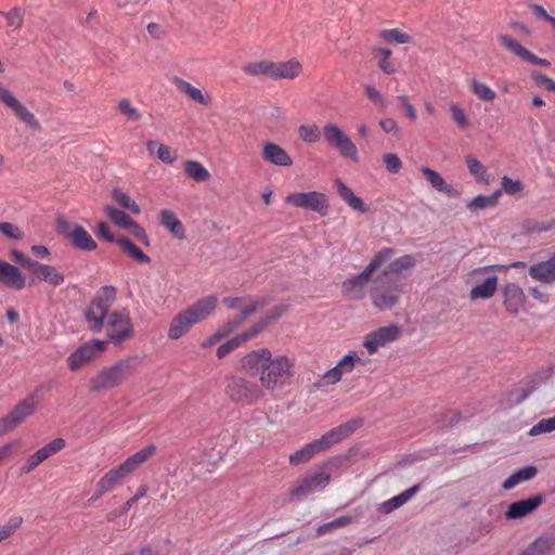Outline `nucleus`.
<instances>
[{
	"label": "nucleus",
	"mask_w": 555,
	"mask_h": 555,
	"mask_svg": "<svg viewBox=\"0 0 555 555\" xmlns=\"http://www.w3.org/2000/svg\"><path fill=\"white\" fill-rule=\"evenodd\" d=\"M503 304L505 309L517 314L526 304V295L520 286L515 283H508L503 288Z\"/></svg>",
	"instance_id": "20"
},
{
	"label": "nucleus",
	"mask_w": 555,
	"mask_h": 555,
	"mask_svg": "<svg viewBox=\"0 0 555 555\" xmlns=\"http://www.w3.org/2000/svg\"><path fill=\"white\" fill-rule=\"evenodd\" d=\"M530 11L532 14L539 18L548 22L552 25V28L555 30V16L551 15L542 5L540 4H530Z\"/></svg>",
	"instance_id": "64"
},
{
	"label": "nucleus",
	"mask_w": 555,
	"mask_h": 555,
	"mask_svg": "<svg viewBox=\"0 0 555 555\" xmlns=\"http://www.w3.org/2000/svg\"><path fill=\"white\" fill-rule=\"evenodd\" d=\"M395 250L392 248L380 249L361 273L352 275L343 282V293L351 299L360 300L364 298V291L370 282L373 283L374 273L390 260Z\"/></svg>",
	"instance_id": "6"
},
{
	"label": "nucleus",
	"mask_w": 555,
	"mask_h": 555,
	"mask_svg": "<svg viewBox=\"0 0 555 555\" xmlns=\"http://www.w3.org/2000/svg\"><path fill=\"white\" fill-rule=\"evenodd\" d=\"M555 552V539L538 538L520 555H552Z\"/></svg>",
	"instance_id": "37"
},
{
	"label": "nucleus",
	"mask_w": 555,
	"mask_h": 555,
	"mask_svg": "<svg viewBox=\"0 0 555 555\" xmlns=\"http://www.w3.org/2000/svg\"><path fill=\"white\" fill-rule=\"evenodd\" d=\"M302 70V65L296 59L286 62H272L271 79H295Z\"/></svg>",
	"instance_id": "23"
},
{
	"label": "nucleus",
	"mask_w": 555,
	"mask_h": 555,
	"mask_svg": "<svg viewBox=\"0 0 555 555\" xmlns=\"http://www.w3.org/2000/svg\"><path fill=\"white\" fill-rule=\"evenodd\" d=\"M401 293L402 289L399 285L380 273L374 278L370 295L376 309L389 310L398 304Z\"/></svg>",
	"instance_id": "8"
},
{
	"label": "nucleus",
	"mask_w": 555,
	"mask_h": 555,
	"mask_svg": "<svg viewBox=\"0 0 555 555\" xmlns=\"http://www.w3.org/2000/svg\"><path fill=\"white\" fill-rule=\"evenodd\" d=\"M415 263L416 261L413 256L404 255L391 261L380 273H383L384 278L391 279L393 275L414 268Z\"/></svg>",
	"instance_id": "36"
},
{
	"label": "nucleus",
	"mask_w": 555,
	"mask_h": 555,
	"mask_svg": "<svg viewBox=\"0 0 555 555\" xmlns=\"http://www.w3.org/2000/svg\"><path fill=\"white\" fill-rule=\"evenodd\" d=\"M363 425V420L354 417L348 422L328 430L319 439H315L301 449L291 454L288 460L292 465H300L309 462L315 454L330 449L335 443L346 439Z\"/></svg>",
	"instance_id": "3"
},
{
	"label": "nucleus",
	"mask_w": 555,
	"mask_h": 555,
	"mask_svg": "<svg viewBox=\"0 0 555 555\" xmlns=\"http://www.w3.org/2000/svg\"><path fill=\"white\" fill-rule=\"evenodd\" d=\"M140 364L141 359L132 356L104 367L90 380V389L101 392L115 388L122 384Z\"/></svg>",
	"instance_id": "5"
},
{
	"label": "nucleus",
	"mask_w": 555,
	"mask_h": 555,
	"mask_svg": "<svg viewBox=\"0 0 555 555\" xmlns=\"http://www.w3.org/2000/svg\"><path fill=\"white\" fill-rule=\"evenodd\" d=\"M300 139L306 143H314L320 139V132L317 126L301 125L298 128Z\"/></svg>",
	"instance_id": "56"
},
{
	"label": "nucleus",
	"mask_w": 555,
	"mask_h": 555,
	"mask_svg": "<svg viewBox=\"0 0 555 555\" xmlns=\"http://www.w3.org/2000/svg\"><path fill=\"white\" fill-rule=\"evenodd\" d=\"M183 168L185 175L196 182H206L210 179L209 171L197 160H186Z\"/></svg>",
	"instance_id": "40"
},
{
	"label": "nucleus",
	"mask_w": 555,
	"mask_h": 555,
	"mask_svg": "<svg viewBox=\"0 0 555 555\" xmlns=\"http://www.w3.org/2000/svg\"><path fill=\"white\" fill-rule=\"evenodd\" d=\"M465 162L473 177L478 181H487V169L474 155H467Z\"/></svg>",
	"instance_id": "46"
},
{
	"label": "nucleus",
	"mask_w": 555,
	"mask_h": 555,
	"mask_svg": "<svg viewBox=\"0 0 555 555\" xmlns=\"http://www.w3.org/2000/svg\"><path fill=\"white\" fill-rule=\"evenodd\" d=\"M469 90L477 99L485 102H491L496 96L494 90L477 79H472L469 81Z\"/></svg>",
	"instance_id": "43"
},
{
	"label": "nucleus",
	"mask_w": 555,
	"mask_h": 555,
	"mask_svg": "<svg viewBox=\"0 0 555 555\" xmlns=\"http://www.w3.org/2000/svg\"><path fill=\"white\" fill-rule=\"evenodd\" d=\"M156 452V447L154 444H149L143 449L135 452L133 455L129 456L121 464H119L122 469L129 476L133 472H135L140 466L146 463L150 459L154 456Z\"/></svg>",
	"instance_id": "28"
},
{
	"label": "nucleus",
	"mask_w": 555,
	"mask_h": 555,
	"mask_svg": "<svg viewBox=\"0 0 555 555\" xmlns=\"http://www.w3.org/2000/svg\"><path fill=\"white\" fill-rule=\"evenodd\" d=\"M529 275L541 283L555 282V253L546 260L539 261L529 267Z\"/></svg>",
	"instance_id": "21"
},
{
	"label": "nucleus",
	"mask_w": 555,
	"mask_h": 555,
	"mask_svg": "<svg viewBox=\"0 0 555 555\" xmlns=\"http://www.w3.org/2000/svg\"><path fill=\"white\" fill-rule=\"evenodd\" d=\"M375 52L382 56V59L378 62L379 68L387 75L393 74L396 72V68L393 64L389 62L391 51L389 49L378 48L375 49Z\"/></svg>",
	"instance_id": "57"
},
{
	"label": "nucleus",
	"mask_w": 555,
	"mask_h": 555,
	"mask_svg": "<svg viewBox=\"0 0 555 555\" xmlns=\"http://www.w3.org/2000/svg\"><path fill=\"white\" fill-rule=\"evenodd\" d=\"M0 15L8 20V25L14 29H21L24 22V10L15 7L11 11L4 13L0 11Z\"/></svg>",
	"instance_id": "51"
},
{
	"label": "nucleus",
	"mask_w": 555,
	"mask_h": 555,
	"mask_svg": "<svg viewBox=\"0 0 555 555\" xmlns=\"http://www.w3.org/2000/svg\"><path fill=\"white\" fill-rule=\"evenodd\" d=\"M358 362H360V358L356 353H348L338 361L336 367L344 375L351 373Z\"/></svg>",
	"instance_id": "54"
},
{
	"label": "nucleus",
	"mask_w": 555,
	"mask_h": 555,
	"mask_svg": "<svg viewBox=\"0 0 555 555\" xmlns=\"http://www.w3.org/2000/svg\"><path fill=\"white\" fill-rule=\"evenodd\" d=\"M0 102L9 107L14 115L29 128L34 130H38L40 128V124L35 115L2 85H0Z\"/></svg>",
	"instance_id": "16"
},
{
	"label": "nucleus",
	"mask_w": 555,
	"mask_h": 555,
	"mask_svg": "<svg viewBox=\"0 0 555 555\" xmlns=\"http://www.w3.org/2000/svg\"><path fill=\"white\" fill-rule=\"evenodd\" d=\"M538 469L534 466H526L513 473L503 483L504 490H511L520 482L531 480L535 477Z\"/></svg>",
	"instance_id": "38"
},
{
	"label": "nucleus",
	"mask_w": 555,
	"mask_h": 555,
	"mask_svg": "<svg viewBox=\"0 0 555 555\" xmlns=\"http://www.w3.org/2000/svg\"><path fill=\"white\" fill-rule=\"evenodd\" d=\"M450 112H451V117H452L453 121L457 125V127H460L461 129H465L469 126L468 118H467L465 112L463 111V108L460 107V105H457L455 103H451Z\"/></svg>",
	"instance_id": "59"
},
{
	"label": "nucleus",
	"mask_w": 555,
	"mask_h": 555,
	"mask_svg": "<svg viewBox=\"0 0 555 555\" xmlns=\"http://www.w3.org/2000/svg\"><path fill=\"white\" fill-rule=\"evenodd\" d=\"M268 326L266 325V322H263L260 318L250 327H248L245 332L241 333L236 337L240 339L241 344H244L250 339L256 338Z\"/></svg>",
	"instance_id": "52"
},
{
	"label": "nucleus",
	"mask_w": 555,
	"mask_h": 555,
	"mask_svg": "<svg viewBox=\"0 0 555 555\" xmlns=\"http://www.w3.org/2000/svg\"><path fill=\"white\" fill-rule=\"evenodd\" d=\"M541 503L542 498L540 495L513 502L512 504L508 505V509L505 513V517L507 519L522 518L532 513L534 509H537Z\"/></svg>",
	"instance_id": "22"
},
{
	"label": "nucleus",
	"mask_w": 555,
	"mask_h": 555,
	"mask_svg": "<svg viewBox=\"0 0 555 555\" xmlns=\"http://www.w3.org/2000/svg\"><path fill=\"white\" fill-rule=\"evenodd\" d=\"M352 522V517L341 516L317 528L318 535H324L335 529L346 527Z\"/></svg>",
	"instance_id": "48"
},
{
	"label": "nucleus",
	"mask_w": 555,
	"mask_h": 555,
	"mask_svg": "<svg viewBox=\"0 0 555 555\" xmlns=\"http://www.w3.org/2000/svg\"><path fill=\"white\" fill-rule=\"evenodd\" d=\"M380 37L386 41L396 42L400 44L410 43L412 41V37L410 35L402 33L397 28L384 29L380 33Z\"/></svg>",
	"instance_id": "50"
},
{
	"label": "nucleus",
	"mask_w": 555,
	"mask_h": 555,
	"mask_svg": "<svg viewBox=\"0 0 555 555\" xmlns=\"http://www.w3.org/2000/svg\"><path fill=\"white\" fill-rule=\"evenodd\" d=\"M105 211L112 222L124 229H129L135 222L130 216L122 210H119L113 206H107Z\"/></svg>",
	"instance_id": "45"
},
{
	"label": "nucleus",
	"mask_w": 555,
	"mask_h": 555,
	"mask_svg": "<svg viewBox=\"0 0 555 555\" xmlns=\"http://www.w3.org/2000/svg\"><path fill=\"white\" fill-rule=\"evenodd\" d=\"M127 473L120 465L109 469L98 482H96V498H101L106 492L113 490L127 477Z\"/></svg>",
	"instance_id": "24"
},
{
	"label": "nucleus",
	"mask_w": 555,
	"mask_h": 555,
	"mask_svg": "<svg viewBox=\"0 0 555 555\" xmlns=\"http://www.w3.org/2000/svg\"><path fill=\"white\" fill-rule=\"evenodd\" d=\"M118 109L130 120L141 119L140 112L131 105L130 100L128 99H122L118 102Z\"/></svg>",
	"instance_id": "61"
},
{
	"label": "nucleus",
	"mask_w": 555,
	"mask_h": 555,
	"mask_svg": "<svg viewBox=\"0 0 555 555\" xmlns=\"http://www.w3.org/2000/svg\"><path fill=\"white\" fill-rule=\"evenodd\" d=\"M225 393L233 402L246 405L256 404L264 396L261 384L241 376L228 378Z\"/></svg>",
	"instance_id": "7"
},
{
	"label": "nucleus",
	"mask_w": 555,
	"mask_h": 555,
	"mask_svg": "<svg viewBox=\"0 0 555 555\" xmlns=\"http://www.w3.org/2000/svg\"><path fill=\"white\" fill-rule=\"evenodd\" d=\"M420 485L411 487L410 489L403 491L402 493L379 504L378 511L383 514H390L391 512L396 511L397 508L404 505L408 501H410L420 491Z\"/></svg>",
	"instance_id": "30"
},
{
	"label": "nucleus",
	"mask_w": 555,
	"mask_h": 555,
	"mask_svg": "<svg viewBox=\"0 0 555 555\" xmlns=\"http://www.w3.org/2000/svg\"><path fill=\"white\" fill-rule=\"evenodd\" d=\"M48 457L46 454L39 449L34 454H31L25 463L20 467V475H27L36 469L41 463H43Z\"/></svg>",
	"instance_id": "47"
},
{
	"label": "nucleus",
	"mask_w": 555,
	"mask_h": 555,
	"mask_svg": "<svg viewBox=\"0 0 555 555\" xmlns=\"http://www.w3.org/2000/svg\"><path fill=\"white\" fill-rule=\"evenodd\" d=\"M113 198L125 209L130 210L134 215H139L141 212L139 205L126 193L114 190Z\"/></svg>",
	"instance_id": "49"
},
{
	"label": "nucleus",
	"mask_w": 555,
	"mask_h": 555,
	"mask_svg": "<svg viewBox=\"0 0 555 555\" xmlns=\"http://www.w3.org/2000/svg\"><path fill=\"white\" fill-rule=\"evenodd\" d=\"M156 452V447L154 444H149L143 449L135 452L133 455L129 456L121 464H119L122 469L129 476L133 472H135L140 466L146 463L150 459L154 456Z\"/></svg>",
	"instance_id": "29"
},
{
	"label": "nucleus",
	"mask_w": 555,
	"mask_h": 555,
	"mask_svg": "<svg viewBox=\"0 0 555 555\" xmlns=\"http://www.w3.org/2000/svg\"><path fill=\"white\" fill-rule=\"evenodd\" d=\"M337 186V191L341 199L348 204L352 209L365 214L369 211V207L363 203V201L356 196L350 188H348L341 180L337 179L335 181Z\"/></svg>",
	"instance_id": "33"
},
{
	"label": "nucleus",
	"mask_w": 555,
	"mask_h": 555,
	"mask_svg": "<svg viewBox=\"0 0 555 555\" xmlns=\"http://www.w3.org/2000/svg\"><path fill=\"white\" fill-rule=\"evenodd\" d=\"M116 300L114 286L101 287L85 309L83 315L88 330L94 334L106 327V334L111 341L120 345L133 335V325L130 313L126 308L109 312Z\"/></svg>",
	"instance_id": "1"
},
{
	"label": "nucleus",
	"mask_w": 555,
	"mask_h": 555,
	"mask_svg": "<svg viewBox=\"0 0 555 555\" xmlns=\"http://www.w3.org/2000/svg\"><path fill=\"white\" fill-rule=\"evenodd\" d=\"M555 430V416L550 418H543L538 422L532 428L529 430V435L538 436L544 433H551Z\"/></svg>",
	"instance_id": "58"
},
{
	"label": "nucleus",
	"mask_w": 555,
	"mask_h": 555,
	"mask_svg": "<svg viewBox=\"0 0 555 555\" xmlns=\"http://www.w3.org/2000/svg\"><path fill=\"white\" fill-rule=\"evenodd\" d=\"M272 61L263 60L260 62H254L246 64L243 67V72L248 76L259 77L267 76L271 78Z\"/></svg>",
	"instance_id": "44"
},
{
	"label": "nucleus",
	"mask_w": 555,
	"mask_h": 555,
	"mask_svg": "<svg viewBox=\"0 0 555 555\" xmlns=\"http://www.w3.org/2000/svg\"><path fill=\"white\" fill-rule=\"evenodd\" d=\"M56 231L70 241L73 246L80 250H94L96 243L89 232L81 225L72 223L64 218H59L56 222Z\"/></svg>",
	"instance_id": "9"
},
{
	"label": "nucleus",
	"mask_w": 555,
	"mask_h": 555,
	"mask_svg": "<svg viewBox=\"0 0 555 555\" xmlns=\"http://www.w3.org/2000/svg\"><path fill=\"white\" fill-rule=\"evenodd\" d=\"M337 186V191L341 199L348 204L352 209L365 214L369 211V207L363 203V201L356 196L350 188H348L341 180L337 179L335 181Z\"/></svg>",
	"instance_id": "34"
},
{
	"label": "nucleus",
	"mask_w": 555,
	"mask_h": 555,
	"mask_svg": "<svg viewBox=\"0 0 555 555\" xmlns=\"http://www.w3.org/2000/svg\"><path fill=\"white\" fill-rule=\"evenodd\" d=\"M23 518L21 516H14L10 518L8 524L0 529V542L11 537L22 525Z\"/></svg>",
	"instance_id": "60"
},
{
	"label": "nucleus",
	"mask_w": 555,
	"mask_h": 555,
	"mask_svg": "<svg viewBox=\"0 0 555 555\" xmlns=\"http://www.w3.org/2000/svg\"><path fill=\"white\" fill-rule=\"evenodd\" d=\"M240 364L248 375L258 377L263 389L281 390L289 384L294 362L286 356L272 357L268 348H259L241 358Z\"/></svg>",
	"instance_id": "2"
},
{
	"label": "nucleus",
	"mask_w": 555,
	"mask_h": 555,
	"mask_svg": "<svg viewBox=\"0 0 555 555\" xmlns=\"http://www.w3.org/2000/svg\"><path fill=\"white\" fill-rule=\"evenodd\" d=\"M0 232L12 240L20 241L23 238L20 228L11 222H0Z\"/></svg>",
	"instance_id": "63"
},
{
	"label": "nucleus",
	"mask_w": 555,
	"mask_h": 555,
	"mask_svg": "<svg viewBox=\"0 0 555 555\" xmlns=\"http://www.w3.org/2000/svg\"><path fill=\"white\" fill-rule=\"evenodd\" d=\"M268 304L269 300L264 297L255 300H248V302L244 307H242V312H240L238 315L234 317L233 319L224 323L220 327V330L224 332L225 336H228L236 328L242 326L249 317H251L255 312L266 307Z\"/></svg>",
	"instance_id": "19"
},
{
	"label": "nucleus",
	"mask_w": 555,
	"mask_h": 555,
	"mask_svg": "<svg viewBox=\"0 0 555 555\" xmlns=\"http://www.w3.org/2000/svg\"><path fill=\"white\" fill-rule=\"evenodd\" d=\"M331 482V475L322 469L305 476L296 486L289 489L293 499H301L315 491L324 489Z\"/></svg>",
	"instance_id": "15"
},
{
	"label": "nucleus",
	"mask_w": 555,
	"mask_h": 555,
	"mask_svg": "<svg viewBox=\"0 0 555 555\" xmlns=\"http://www.w3.org/2000/svg\"><path fill=\"white\" fill-rule=\"evenodd\" d=\"M498 40L502 47L508 50L514 55L519 59L542 67H550L551 62L546 59H541L530 52L527 48H525L520 42L508 35H500L498 36Z\"/></svg>",
	"instance_id": "18"
},
{
	"label": "nucleus",
	"mask_w": 555,
	"mask_h": 555,
	"mask_svg": "<svg viewBox=\"0 0 555 555\" xmlns=\"http://www.w3.org/2000/svg\"><path fill=\"white\" fill-rule=\"evenodd\" d=\"M504 269V266H486L481 268H477L472 272V276L480 280L485 274L491 273L487 275L482 282L470 289L469 298L472 300L476 299H489L491 298L496 289H498V276L493 273L494 269Z\"/></svg>",
	"instance_id": "13"
},
{
	"label": "nucleus",
	"mask_w": 555,
	"mask_h": 555,
	"mask_svg": "<svg viewBox=\"0 0 555 555\" xmlns=\"http://www.w3.org/2000/svg\"><path fill=\"white\" fill-rule=\"evenodd\" d=\"M421 171L425 176L426 180L430 183V185L437 191L442 192L449 196H456L459 194V192L451 184L446 182L439 172L433 170L429 167H423Z\"/></svg>",
	"instance_id": "31"
},
{
	"label": "nucleus",
	"mask_w": 555,
	"mask_h": 555,
	"mask_svg": "<svg viewBox=\"0 0 555 555\" xmlns=\"http://www.w3.org/2000/svg\"><path fill=\"white\" fill-rule=\"evenodd\" d=\"M116 244L126 253L129 257L141 263H150L151 258L145 255L138 246H135L128 237L120 235L116 240Z\"/></svg>",
	"instance_id": "39"
},
{
	"label": "nucleus",
	"mask_w": 555,
	"mask_h": 555,
	"mask_svg": "<svg viewBox=\"0 0 555 555\" xmlns=\"http://www.w3.org/2000/svg\"><path fill=\"white\" fill-rule=\"evenodd\" d=\"M157 158L165 164H172L177 160V153L172 151L169 146L159 143L158 149L156 150Z\"/></svg>",
	"instance_id": "62"
},
{
	"label": "nucleus",
	"mask_w": 555,
	"mask_h": 555,
	"mask_svg": "<svg viewBox=\"0 0 555 555\" xmlns=\"http://www.w3.org/2000/svg\"><path fill=\"white\" fill-rule=\"evenodd\" d=\"M39 403L36 393L23 399L10 413L0 418V437L16 428L27 416L31 415Z\"/></svg>",
	"instance_id": "11"
},
{
	"label": "nucleus",
	"mask_w": 555,
	"mask_h": 555,
	"mask_svg": "<svg viewBox=\"0 0 555 555\" xmlns=\"http://www.w3.org/2000/svg\"><path fill=\"white\" fill-rule=\"evenodd\" d=\"M0 282L8 287L22 289L25 287V278L13 264L0 260Z\"/></svg>",
	"instance_id": "26"
},
{
	"label": "nucleus",
	"mask_w": 555,
	"mask_h": 555,
	"mask_svg": "<svg viewBox=\"0 0 555 555\" xmlns=\"http://www.w3.org/2000/svg\"><path fill=\"white\" fill-rule=\"evenodd\" d=\"M501 196V191H495L492 195H478L467 204V208L472 211L495 207Z\"/></svg>",
	"instance_id": "42"
},
{
	"label": "nucleus",
	"mask_w": 555,
	"mask_h": 555,
	"mask_svg": "<svg viewBox=\"0 0 555 555\" xmlns=\"http://www.w3.org/2000/svg\"><path fill=\"white\" fill-rule=\"evenodd\" d=\"M217 302V297L208 296L180 311L170 322L168 337L172 340L181 338L189 333L193 325L207 319L215 311Z\"/></svg>",
	"instance_id": "4"
},
{
	"label": "nucleus",
	"mask_w": 555,
	"mask_h": 555,
	"mask_svg": "<svg viewBox=\"0 0 555 555\" xmlns=\"http://www.w3.org/2000/svg\"><path fill=\"white\" fill-rule=\"evenodd\" d=\"M364 94L379 109H385L387 107L386 99L373 85L364 86Z\"/></svg>",
	"instance_id": "53"
},
{
	"label": "nucleus",
	"mask_w": 555,
	"mask_h": 555,
	"mask_svg": "<svg viewBox=\"0 0 555 555\" xmlns=\"http://www.w3.org/2000/svg\"><path fill=\"white\" fill-rule=\"evenodd\" d=\"M262 158L272 165L288 167L293 164L291 156L287 152L275 143H266L261 151Z\"/></svg>",
	"instance_id": "25"
},
{
	"label": "nucleus",
	"mask_w": 555,
	"mask_h": 555,
	"mask_svg": "<svg viewBox=\"0 0 555 555\" xmlns=\"http://www.w3.org/2000/svg\"><path fill=\"white\" fill-rule=\"evenodd\" d=\"M106 348V341L92 339L77 348L67 359L68 367L77 371L96 359Z\"/></svg>",
	"instance_id": "14"
},
{
	"label": "nucleus",
	"mask_w": 555,
	"mask_h": 555,
	"mask_svg": "<svg viewBox=\"0 0 555 555\" xmlns=\"http://www.w3.org/2000/svg\"><path fill=\"white\" fill-rule=\"evenodd\" d=\"M323 135L327 144L339 152L343 157L353 162L358 160V150L352 140L336 125L326 124Z\"/></svg>",
	"instance_id": "12"
},
{
	"label": "nucleus",
	"mask_w": 555,
	"mask_h": 555,
	"mask_svg": "<svg viewBox=\"0 0 555 555\" xmlns=\"http://www.w3.org/2000/svg\"><path fill=\"white\" fill-rule=\"evenodd\" d=\"M400 330L397 325L379 327L365 335L363 346L370 354H374L380 347L398 339Z\"/></svg>",
	"instance_id": "17"
},
{
	"label": "nucleus",
	"mask_w": 555,
	"mask_h": 555,
	"mask_svg": "<svg viewBox=\"0 0 555 555\" xmlns=\"http://www.w3.org/2000/svg\"><path fill=\"white\" fill-rule=\"evenodd\" d=\"M502 190L508 195H515L520 193L524 190V184L518 179H512L507 176H504L501 181Z\"/></svg>",
	"instance_id": "55"
},
{
	"label": "nucleus",
	"mask_w": 555,
	"mask_h": 555,
	"mask_svg": "<svg viewBox=\"0 0 555 555\" xmlns=\"http://www.w3.org/2000/svg\"><path fill=\"white\" fill-rule=\"evenodd\" d=\"M285 203L296 208L314 211L321 216H326L328 212L327 196L317 191L288 194L285 197Z\"/></svg>",
	"instance_id": "10"
},
{
	"label": "nucleus",
	"mask_w": 555,
	"mask_h": 555,
	"mask_svg": "<svg viewBox=\"0 0 555 555\" xmlns=\"http://www.w3.org/2000/svg\"><path fill=\"white\" fill-rule=\"evenodd\" d=\"M160 224L166 228L176 238H184V227L173 211L164 209L159 212Z\"/></svg>",
	"instance_id": "35"
},
{
	"label": "nucleus",
	"mask_w": 555,
	"mask_h": 555,
	"mask_svg": "<svg viewBox=\"0 0 555 555\" xmlns=\"http://www.w3.org/2000/svg\"><path fill=\"white\" fill-rule=\"evenodd\" d=\"M156 452V447L154 444H149L143 449L135 452L133 455L129 456L121 464H119L122 469L129 476L133 472H135L140 466L146 463L150 459L154 456Z\"/></svg>",
	"instance_id": "27"
},
{
	"label": "nucleus",
	"mask_w": 555,
	"mask_h": 555,
	"mask_svg": "<svg viewBox=\"0 0 555 555\" xmlns=\"http://www.w3.org/2000/svg\"><path fill=\"white\" fill-rule=\"evenodd\" d=\"M175 86L182 92H184L191 100L202 105L208 106L211 103V98L208 94H204L201 89L192 86L190 82L182 78H173Z\"/></svg>",
	"instance_id": "32"
},
{
	"label": "nucleus",
	"mask_w": 555,
	"mask_h": 555,
	"mask_svg": "<svg viewBox=\"0 0 555 555\" xmlns=\"http://www.w3.org/2000/svg\"><path fill=\"white\" fill-rule=\"evenodd\" d=\"M35 276L53 286L61 285L64 282V275L61 272L54 267L43 263L40 264Z\"/></svg>",
	"instance_id": "41"
}]
</instances>
